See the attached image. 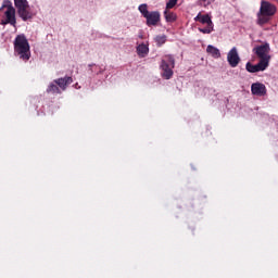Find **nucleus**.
I'll return each instance as SVG.
<instances>
[{
    "label": "nucleus",
    "instance_id": "obj_1",
    "mask_svg": "<svg viewBox=\"0 0 278 278\" xmlns=\"http://www.w3.org/2000/svg\"><path fill=\"white\" fill-rule=\"evenodd\" d=\"M13 45L15 55L23 60V62H28L29 58H31V50L27 37L25 35H17Z\"/></svg>",
    "mask_w": 278,
    "mask_h": 278
},
{
    "label": "nucleus",
    "instance_id": "obj_2",
    "mask_svg": "<svg viewBox=\"0 0 278 278\" xmlns=\"http://www.w3.org/2000/svg\"><path fill=\"white\" fill-rule=\"evenodd\" d=\"M275 14H277V7L269 1L263 0L257 13V25L262 26L270 23V20Z\"/></svg>",
    "mask_w": 278,
    "mask_h": 278
},
{
    "label": "nucleus",
    "instance_id": "obj_3",
    "mask_svg": "<svg viewBox=\"0 0 278 278\" xmlns=\"http://www.w3.org/2000/svg\"><path fill=\"white\" fill-rule=\"evenodd\" d=\"M138 10L143 18H146V25H148V27H157V24L162 18L160 11L149 12V5L147 3L140 4Z\"/></svg>",
    "mask_w": 278,
    "mask_h": 278
},
{
    "label": "nucleus",
    "instance_id": "obj_4",
    "mask_svg": "<svg viewBox=\"0 0 278 278\" xmlns=\"http://www.w3.org/2000/svg\"><path fill=\"white\" fill-rule=\"evenodd\" d=\"M14 5L17 10V14L22 21H31L34 18V13L29 8V2L27 0H14Z\"/></svg>",
    "mask_w": 278,
    "mask_h": 278
},
{
    "label": "nucleus",
    "instance_id": "obj_5",
    "mask_svg": "<svg viewBox=\"0 0 278 278\" xmlns=\"http://www.w3.org/2000/svg\"><path fill=\"white\" fill-rule=\"evenodd\" d=\"M173 68H175V58L167 54L161 61V75L163 79H170L174 75Z\"/></svg>",
    "mask_w": 278,
    "mask_h": 278
},
{
    "label": "nucleus",
    "instance_id": "obj_6",
    "mask_svg": "<svg viewBox=\"0 0 278 278\" xmlns=\"http://www.w3.org/2000/svg\"><path fill=\"white\" fill-rule=\"evenodd\" d=\"M253 53L260 59L261 62L270 64V45L264 43L253 48Z\"/></svg>",
    "mask_w": 278,
    "mask_h": 278
},
{
    "label": "nucleus",
    "instance_id": "obj_7",
    "mask_svg": "<svg viewBox=\"0 0 278 278\" xmlns=\"http://www.w3.org/2000/svg\"><path fill=\"white\" fill-rule=\"evenodd\" d=\"M268 66L269 64L265 63V61H258L256 65L251 64V62H248L245 64V70L248 71V73H260L266 71Z\"/></svg>",
    "mask_w": 278,
    "mask_h": 278
},
{
    "label": "nucleus",
    "instance_id": "obj_8",
    "mask_svg": "<svg viewBox=\"0 0 278 278\" xmlns=\"http://www.w3.org/2000/svg\"><path fill=\"white\" fill-rule=\"evenodd\" d=\"M228 64L231 68H236L240 64V55L238 54V48L233 47L227 54Z\"/></svg>",
    "mask_w": 278,
    "mask_h": 278
},
{
    "label": "nucleus",
    "instance_id": "obj_9",
    "mask_svg": "<svg viewBox=\"0 0 278 278\" xmlns=\"http://www.w3.org/2000/svg\"><path fill=\"white\" fill-rule=\"evenodd\" d=\"M7 20L4 22V25H13V27L16 25V9L12 7V4H9L7 11H5Z\"/></svg>",
    "mask_w": 278,
    "mask_h": 278
},
{
    "label": "nucleus",
    "instance_id": "obj_10",
    "mask_svg": "<svg viewBox=\"0 0 278 278\" xmlns=\"http://www.w3.org/2000/svg\"><path fill=\"white\" fill-rule=\"evenodd\" d=\"M251 92L255 97H266V92H267L266 85L262 83H253L251 85Z\"/></svg>",
    "mask_w": 278,
    "mask_h": 278
},
{
    "label": "nucleus",
    "instance_id": "obj_11",
    "mask_svg": "<svg viewBox=\"0 0 278 278\" xmlns=\"http://www.w3.org/2000/svg\"><path fill=\"white\" fill-rule=\"evenodd\" d=\"M72 83H73V77L71 76H65L63 78L54 79V84H56V86H59V89L61 90H66V88H68V86H71Z\"/></svg>",
    "mask_w": 278,
    "mask_h": 278
},
{
    "label": "nucleus",
    "instance_id": "obj_12",
    "mask_svg": "<svg viewBox=\"0 0 278 278\" xmlns=\"http://www.w3.org/2000/svg\"><path fill=\"white\" fill-rule=\"evenodd\" d=\"M194 21H198V23H202V25H214V22H212V17L208 14H201L199 13Z\"/></svg>",
    "mask_w": 278,
    "mask_h": 278
},
{
    "label": "nucleus",
    "instance_id": "obj_13",
    "mask_svg": "<svg viewBox=\"0 0 278 278\" xmlns=\"http://www.w3.org/2000/svg\"><path fill=\"white\" fill-rule=\"evenodd\" d=\"M163 14H164V18H165L166 23H175V21H177V13H175L168 9H165Z\"/></svg>",
    "mask_w": 278,
    "mask_h": 278
},
{
    "label": "nucleus",
    "instance_id": "obj_14",
    "mask_svg": "<svg viewBox=\"0 0 278 278\" xmlns=\"http://www.w3.org/2000/svg\"><path fill=\"white\" fill-rule=\"evenodd\" d=\"M206 53L212 55V58H214L215 60H218V58H220V50H218V48H216L212 45H208L206 47Z\"/></svg>",
    "mask_w": 278,
    "mask_h": 278
},
{
    "label": "nucleus",
    "instance_id": "obj_15",
    "mask_svg": "<svg viewBox=\"0 0 278 278\" xmlns=\"http://www.w3.org/2000/svg\"><path fill=\"white\" fill-rule=\"evenodd\" d=\"M139 58H147L149 55V46L141 43L137 47Z\"/></svg>",
    "mask_w": 278,
    "mask_h": 278
},
{
    "label": "nucleus",
    "instance_id": "obj_16",
    "mask_svg": "<svg viewBox=\"0 0 278 278\" xmlns=\"http://www.w3.org/2000/svg\"><path fill=\"white\" fill-rule=\"evenodd\" d=\"M47 92H50L51 94H62V91L60 90L58 84H55V80H53V83H50L47 88Z\"/></svg>",
    "mask_w": 278,
    "mask_h": 278
},
{
    "label": "nucleus",
    "instance_id": "obj_17",
    "mask_svg": "<svg viewBox=\"0 0 278 278\" xmlns=\"http://www.w3.org/2000/svg\"><path fill=\"white\" fill-rule=\"evenodd\" d=\"M201 34H212L214 31V24H207L204 28H199Z\"/></svg>",
    "mask_w": 278,
    "mask_h": 278
},
{
    "label": "nucleus",
    "instance_id": "obj_18",
    "mask_svg": "<svg viewBox=\"0 0 278 278\" xmlns=\"http://www.w3.org/2000/svg\"><path fill=\"white\" fill-rule=\"evenodd\" d=\"M155 42H156L157 47H162V45H165L166 43V35L156 36Z\"/></svg>",
    "mask_w": 278,
    "mask_h": 278
},
{
    "label": "nucleus",
    "instance_id": "obj_19",
    "mask_svg": "<svg viewBox=\"0 0 278 278\" xmlns=\"http://www.w3.org/2000/svg\"><path fill=\"white\" fill-rule=\"evenodd\" d=\"M177 1H179V0L167 1L165 10H173V8H175V5H177Z\"/></svg>",
    "mask_w": 278,
    "mask_h": 278
},
{
    "label": "nucleus",
    "instance_id": "obj_20",
    "mask_svg": "<svg viewBox=\"0 0 278 278\" xmlns=\"http://www.w3.org/2000/svg\"><path fill=\"white\" fill-rule=\"evenodd\" d=\"M10 5H12V2L5 0V1L3 2L2 7L0 8V12H1V10H3V8H8V7H10Z\"/></svg>",
    "mask_w": 278,
    "mask_h": 278
},
{
    "label": "nucleus",
    "instance_id": "obj_21",
    "mask_svg": "<svg viewBox=\"0 0 278 278\" xmlns=\"http://www.w3.org/2000/svg\"><path fill=\"white\" fill-rule=\"evenodd\" d=\"M200 1H202V3H205V1H207V0H200Z\"/></svg>",
    "mask_w": 278,
    "mask_h": 278
}]
</instances>
